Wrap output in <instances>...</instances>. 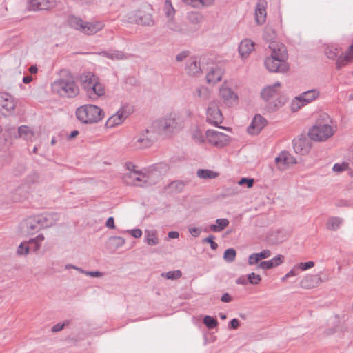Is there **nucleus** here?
I'll return each instance as SVG.
<instances>
[{
	"mask_svg": "<svg viewBox=\"0 0 353 353\" xmlns=\"http://www.w3.org/2000/svg\"><path fill=\"white\" fill-rule=\"evenodd\" d=\"M269 48L271 54L264 61L267 70L274 72L285 73L288 72L289 65L286 61L288 56L285 46L279 41H272L270 43Z\"/></svg>",
	"mask_w": 353,
	"mask_h": 353,
	"instance_id": "f257e3e1",
	"label": "nucleus"
},
{
	"mask_svg": "<svg viewBox=\"0 0 353 353\" xmlns=\"http://www.w3.org/2000/svg\"><path fill=\"white\" fill-rule=\"evenodd\" d=\"M127 172L124 174L123 179L127 185L143 186L152 185L159 179V173L154 170H135V165L128 162L125 164Z\"/></svg>",
	"mask_w": 353,
	"mask_h": 353,
	"instance_id": "f03ea898",
	"label": "nucleus"
},
{
	"mask_svg": "<svg viewBox=\"0 0 353 353\" xmlns=\"http://www.w3.org/2000/svg\"><path fill=\"white\" fill-rule=\"evenodd\" d=\"M52 92L63 98H74L79 94V87L74 77L70 74L60 77L51 83Z\"/></svg>",
	"mask_w": 353,
	"mask_h": 353,
	"instance_id": "7ed1b4c3",
	"label": "nucleus"
},
{
	"mask_svg": "<svg viewBox=\"0 0 353 353\" xmlns=\"http://www.w3.org/2000/svg\"><path fill=\"white\" fill-rule=\"evenodd\" d=\"M321 119L317 121L312 126L308 135L310 138L316 141H325L332 137L336 130V125H334L330 117L323 114L321 115Z\"/></svg>",
	"mask_w": 353,
	"mask_h": 353,
	"instance_id": "20e7f679",
	"label": "nucleus"
},
{
	"mask_svg": "<svg viewBox=\"0 0 353 353\" xmlns=\"http://www.w3.org/2000/svg\"><path fill=\"white\" fill-rule=\"evenodd\" d=\"M281 84L277 81L265 87L261 92L262 99L266 102L267 108L274 111L282 107L286 99L281 95Z\"/></svg>",
	"mask_w": 353,
	"mask_h": 353,
	"instance_id": "39448f33",
	"label": "nucleus"
},
{
	"mask_svg": "<svg viewBox=\"0 0 353 353\" xmlns=\"http://www.w3.org/2000/svg\"><path fill=\"white\" fill-rule=\"evenodd\" d=\"M77 119L84 124H94L101 121L104 117L103 110L93 104H85L77 108L75 111Z\"/></svg>",
	"mask_w": 353,
	"mask_h": 353,
	"instance_id": "423d86ee",
	"label": "nucleus"
},
{
	"mask_svg": "<svg viewBox=\"0 0 353 353\" xmlns=\"http://www.w3.org/2000/svg\"><path fill=\"white\" fill-rule=\"evenodd\" d=\"M68 23L70 27L87 35L95 34L105 27V23L102 21H85L75 16L69 17Z\"/></svg>",
	"mask_w": 353,
	"mask_h": 353,
	"instance_id": "0eeeda50",
	"label": "nucleus"
},
{
	"mask_svg": "<svg viewBox=\"0 0 353 353\" xmlns=\"http://www.w3.org/2000/svg\"><path fill=\"white\" fill-rule=\"evenodd\" d=\"M158 133L153 128L140 131L131 141L132 146L135 149H145L152 146L157 141Z\"/></svg>",
	"mask_w": 353,
	"mask_h": 353,
	"instance_id": "6e6552de",
	"label": "nucleus"
},
{
	"mask_svg": "<svg viewBox=\"0 0 353 353\" xmlns=\"http://www.w3.org/2000/svg\"><path fill=\"white\" fill-rule=\"evenodd\" d=\"M320 97L319 89L314 88L308 90L295 97L291 103V110L296 112L303 107L314 101Z\"/></svg>",
	"mask_w": 353,
	"mask_h": 353,
	"instance_id": "1a4fd4ad",
	"label": "nucleus"
},
{
	"mask_svg": "<svg viewBox=\"0 0 353 353\" xmlns=\"http://www.w3.org/2000/svg\"><path fill=\"white\" fill-rule=\"evenodd\" d=\"M157 125L159 130L166 135L176 133L183 128L181 119L173 114L160 119L157 121Z\"/></svg>",
	"mask_w": 353,
	"mask_h": 353,
	"instance_id": "9d476101",
	"label": "nucleus"
},
{
	"mask_svg": "<svg viewBox=\"0 0 353 353\" xmlns=\"http://www.w3.org/2000/svg\"><path fill=\"white\" fill-rule=\"evenodd\" d=\"M325 53L329 59H334L337 57L336 67L339 69L348 63L353 58V52H350V48L348 52L343 54L341 48L330 46L326 49Z\"/></svg>",
	"mask_w": 353,
	"mask_h": 353,
	"instance_id": "9b49d317",
	"label": "nucleus"
},
{
	"mask_svg": "<svg viewBox=\"0 0 353 353\" xmlns=\"http://www.w3.org/2000/svg\"><path fill=\"white\" fill-rule=\"evenodd\" d=\"M207 141L216 148H223L230 142L228 135L215 130H208L205 132Z\"/></svg>",
	"mask_w": 353,
	"mask_h": 353,
	"instance_id": "f8f14e48",
	"label": "nucleus"
},
{
	"mask_svg": "<svg viewBox=\"0 0 353 353\" xmlns=\"http://www.w3.org/2000/svg\"><path fill=\"white\" fill-rule=\"evenodd\" d=\"M219 104L218 101H212L209 103L206 110L207 121L214 125L221 124L223 120Z\"/></svg>",
	"mask_w": 353,
	"mask_h": 353,
	"instance_id": "ddd939ff",
	"label": "nucleus"
},
{
	"mask_svg": "<svg viewBox=\"0 0 353 353\" xmlns=\"http://www.w3.org/2000/svg\"><path fill=\"white\" fill-rule=\"evenodd\" d=\"M219 96L223 103L228 107L238 104V95L226 83H223L220 87Z\"/></svg>",
	"mask_w": 353,
	"mask_h": 353,
	"instance_id": "4468645a",
	"label": "nucleus"
},
{
	"mask_svg": "<svg viewBox=\"0 0 353 353\" xmlns=\"http://www.w3.org/2000/svg\"><path fill=\"white\" fill-rule=\"evenodd\" d=\"M21 227L23 232L33 234L42 229L39 214L30 216L23 220L21 223Z\"/></svg>",
	"mask_w": 353,
	"mask_h": 353,
	"instance_id": "2eb2a0df",
	"label": "nucleus"
},
{
	"mask_svg": "<svg viewBox=\"0 0 353 353\" xmlns=\"http://www.w3.org/2000/svg\"><path fill=\"white\" fill-rule=\"evenodd\" d=\"M129 115L127 108L121 107L113 115L110 117L105 123L106 128H113L121 125Z\"/></svg>",
	"mask_w": 353,
	"mask_h": 353,
	"instance_id": "dca6fc26",
	"label": "nucleus"
},
{
	"mask_svg": "<svg viewBox=\"0 0 353 353\" xmlns=\"http://www.w3.org/2000/svg\"><path fill=\"white\" fill-rule=\"evenodd\" d=\"M166 28L170 31L183 36H189L192 31L185 23L177 21L174 18L166 21Z\"/></svg>",
	"mask_w": 353,
	"mask_h": 353,
	"instance_id": "f3484780",
	"label": "nucleus"
},
{
	"mask_svg": "<svg viewBox=\"0 0 353 353\" xmlns=\"http://www.w3.org/2000/svg\"><path fill=\"white\" fill-rule=\"evenodd\" d=\"M275 163L279 170H284L296 163V159L288 152L283 151L275 158Z\"/></svg>",
	"mask_w": 353,
	"mask_h": 353,
	"instance_id": "a211bd4d",
	"label": "nucleus"
},
{
	"mask_svg": "<svg viewBox=\"0 0 353 353\" xmlns=\"http://www.w3.org/2000/svg\"><path fill=\"white\" fill-rule=\"evenodd\" d=\"M267 121L260 114H256L248 128V132L252 135L258 134L266 125Z\"/></svg>",
	"mask_w": 353,
	"mask_h": 353,
	"instance_id": "6ab92c4d",
	"label": "nucleus"
},
{
	"mask_svg": "<svg viewBox=\"0 0 353 353\" xmlns=\"http://www.w3.org/2000/svg\"><path fill=\"white\" fill-rule=\"evenodd\" d=\"M87 97L92 101H95L105 94V86L99 79L85 92Z\"/></svg>",
	"mask_w": 353,
	"mask_h": 353,
	"instance_id": "aec40b11",
	"label": "nucleus"
},
{
	"mask_svg": "<svg viewBox=\"0 0 353 353\" xmlns=\"http://www.w3.org/2000/svg\"><path fill=\"white\" fill-rule=\"evenodd\" d=\"M223 69L219 65H212L206 74V81L209 84H215L221 80Z\"/></svg>",
	"mask_w": 353,
	"mask_h": 353,
	"instance_id": "412c9836",
	"label": "nucleus"
},
{
	"mask_svg": "<svg viewBox=\"0 0 353 353\" xmlns=\"http://www.w3.org/2000/svg\"><path fill=\"white\" fill-rule=\"evenodd\" d=\"M99 79V77L92 72H84L79 76V82L85 92L88 90Z\"/></svg>",
	"mask_w": 353,
	"mask_h": 353,
	"instance_id": "4be33fe9",
	"label": "nucleus"
},
{
	"mask_svg": "<svg viewBox=\"0 0 353 353\" xmlns=\"http://www.w3.org/2000/svg\"><path fill=\"white\" fill-rule=\"evenodd\" d=\"M187 20L189 24L191 25V27L189 28V29H190L193 33L200 28V26L203 21V16L199 12L191 11L187 14Z\"/></svg>",
	"mask_w": 353,
	"mask_h": 353,
	"instance_id": "5701e85b",
	"label": "nucleus"
},
{
	"mask_svg": "<svg viewBox=\"0 0 353 353\" xmlns=\"http://www.w3.org/2000/svg\"><path fill=\"white\" fill-rule=\"evenodd\" d=\"M15 99L8 92H0V106L7 112H12L16 107Z\"/></svg>",
	"mask_w": 353,
	"mask_h": 353,
	"instance_id": "b1692460",
	"label": "nucleus"
},
{
	"mask_svg": "<svg viewBox=\"0 0 353 353\" xmlns=\"http://www.w3.org/2000/svg\"><path fill=\"white\" fill-rule=\"evenodd\" d=\"M28 4L32 10H47L54 8L56 2L54 0H28Z\"/></svg>",
	"mask_w": 353,
	"mask_h": 353,
	"instance_id": "393cba45",
	"label": "nucleus"
},
{
	"mask_svg": "<svg viewBox=\"0 0 353 353\" xmlns=\"http://www.w3.org/2000/svg\"><path fill=\"white\" fill-rule=\"evenodd\" d=\"M185 70L192 77H199L202 73L200 61L196 57H191L188 59Z\"/></svg>",
	"mask_w": 353,
	"mask_h": 353,
	"instance_id": "a878e982",
	"label": "nucleus"
},
{
	"mask_svg": "<svg viewBox=\"0 0 353 353\" xmlns=\"http://www.w3.org/2000/svg\"><path fill=\"white\" fill-rule=\"evenodd\" d=\"M254 49V43L251 39H243L239 45V53L241 59H246Z\"/></svg>",
	"mask_w": 353,
	"mask_h": 353,
	"instance_id": "bb28decb",
	"label": "nucleus"
},
{
	"mask_svg": "<svg viewBox=\"0 0 353 353\" xmlns=\"http://www.w3.org/2000/svg\"><path fill=\"white\" fill-rule=\"evenodd\" d=\"M268 3L265 0H259L255 8V20L259 25L263 24L266 19V8Z\"/></svg>",
	"mask_w": 353,
	"mask_h": 353,
	"instance_id": "cd10ccee",
	"label": "nucleus"
},
{
	"mask_svg": "<svg viewBox=\"0 0 353 353\" xmlns=\"http://www.w3.org/2000/svg\"><path fill=\"white\" fill-rule=\"evenodd\" d=\"M39 216L42 224V229L54 225L60 219L59 214L57 212H45Z\"/></svg>",
	"mask_w": 353,
	"mask_h": 353,
	"instance_id": "c85d7f7f",
	"label": "nucleus"
},
{
	"mask_svg": "<svg viewBox=\"0 0 353 353\" xmlns=\"http://www.w3.org/2000/svg\"><path fill=\"white\" fill-rule=\"evenodd\" d=\"M95 54L106 57L111 60H123L128 57V55L123 51L110 49L108 50L101 51Z\"/></svg>",
	"mask_w": 353,
	"mask_h": 353,
	"instance_id": "c756f323",
	"label": "nucleus"
},
{
	"mask_svg": "<svg viewBox=\"0 0 353 353\" xmlns=\"http://www.w3.org/2000/svg\"><path fill=\"white\" fill-rule=\"evenodd\" d=\"M144 242L150 246H154L159 243L160 239L158 232L154 229H145L144 230Z\"/></svg>",
	"mask_w": 353,
	"mask_h": 353,
	"instance_id": "7c9ffc66",
	"label": "nucleus"
},
{
	"mask_svg": "<svg viewBox=\"0 0 353 353\" xmlns=\"http://www.w3.org/2000/svg\"><path fill=\"white\" fill-rule=\"evenodd\" d=\"M271 256L270 250L266 249L263 250L260 252L251 254L248 257V264L250 265H254L259 263L262 259H265Z\"/></svg>",
	"mask_w": 353,
	"mask_h": 353,
	"instance_id": "2f4dec72",
	"label": "nucleus"
},
{
	"mask_svg": "<svg viewBox=\"0 0 353 353\" xmlns=\"http://www.w3.org/2000/svg\"><path fill=\"white\" fill-rule=\"evenodd\" d=\"M229 223L230 221L228 219H217L215 221V223L211 224L209 226L208 230L205 229L204 231L208 232L210 230L213 232H220L227 228L229 225Z\"/></svg>",
	"mask_w": 353,
	"mask_h": 353,
	"instance_id": "473e14b6",
	"label": "nucleus"
},
{
	"mask_svg": "<svg viewBox=\"0 0 353 353\" xmlns=\"http://www.w3.org/2000/svg\"><path fill=\"white\" fill-rule=\"evenodd\" d=\"M137 24L145 26H154V21L152 18V14L146 12L143 10H139V18Z\"/></svg>",
	"mask_w": 353,
	"mask_h": 353,
	"instance_id": "72a5a7b5",
	"label": "nucleus"
},
{
	"mask_svg": "<svg viewBox=\"0 0 353 353\" xmlns=\"http://www.w3.org/2000/svg\"><path fill=\"white\" fill-rule=\"evenodd\" d=\"M293 148L296 153L303 155L309 151V146L305 141L301 139L294 140L293 141Z\"/></svg>",
	"mask_w": 353,
	"mask_h": 353,
	"instance_id": "f704fd0d",
	"label": "nucleus"
},
{
	"mask_svg": "<svg viewBox=\"0 0 353 353\" xmlns=\"http://www.w3.org/2000/svg\"><path fill=\"white\" fill-rule=\"evenodd\" d=\"M18 133L20 137L26 140L32 141L34 137L33 130L26 125L20 126L18 129Z\"/></svg>",
	"mask_w": 353,
	"mask_h": 353,
	"instance_id": "c9c22d12",
	"label": "nucleus"
},
{
	"mask_svg": "<svg viewBox=\"0 0 353 353\" xmlns=\"http://www.w3.org/2000/svg\"><path fill=\"white\" fill-rule=\"evenodd\" d=\"M191 136L192 139L198 143H203L206 140L205 134L197 127L194 126L191 129Z\"/></svg>",
	"mask_w": 353,
	"mask_h": 353,
	"instance_id": "e433bc0d",
	"label": "nucleus"
},
{
	"mask_svg": "<svg viewBox=\"0 0 353 353\" xmlns=\"http://www.w3.org/2000/svg\"><path fill=\"white\" fill-rule=\"evenodd\" d=\"M163 12L167 20L172 19L175 17L176 10L170 0H165L163 6Z\"/></svg>",
	"mask_w": 353,
	"mask_h": 353,
	"instance_id": "4c0bfd02",
	"label": "nucleus"
},
{
	"mask_svg": "<svg viewBox=\"0 0 353 353\" xmlns=\"http://www.w3.org/2000/svg\"><path fill=\"white\" fill-rule=\"evenodd\" d=\"M197 176L201 179H215L218 176L219 174L214 171L205 169H199L197 170Z\"/></svg>",
	"mask_w": 353,
	"mask_h": 353,
	"instance_id": "58836bf2",
	"label": "nucleus"
},
{
	"mask_svg": "<svg viewBox=\"0 0 353 353\" xmlns=\"http://www.w3.org/2000/svg\"><path fill=\"white\" fill-rule=\"evenodd\" d=\"M343 223V219L339 217L334 216L328 219L327 228L330 230H338Z\"/></svg>",
	"mask_w": 353,
	"mask_h": 353,
	"instance_id": "ea45409f",
	"label": "nucleus"
},
{
	"mask_svg": "<svg viewBox=\"0 0 353 353\" xmlns=\"http://www.w3.org/2000/svg\"><path fill=\"white\" fill-rule=\"evenodd\" d=\"M139 10H132L126 13L122 21L129 23H138Z\"/></svg>",
	"mask_w": 353,
	"mask_h": 353,
	"instance_id": "a19ab883",
	"label": "nucleus"
},
{
	"mask_svg": "<svg viewBox=\"0 0 353 353\" xmlns=\"http://www.w3.org/2000/svg\"><path fill=\"white\" fill-rule=\"evenodd\" d=\"M196 94L199 98L205 101L210 99L211 92L207 87L201 85L196 89Z\"/></svg>",
	"mask_w": 353,
	"mask_h": 353,
	"instance_id": "79ce46f5",
	"label": "nucleus"
},
{
	"mask_svg": "<svg viewBox=\"0 0 353 353\" xmlns=\"http://www.w3.org/2000/svg\"><path fill=\"white\" fill-rule=\"evenodd\" d=\"M236 252L233 248L227 249L223 254V259L228 263L233 262L235 260Z\"/></svg>",
	"mask_w": 353,
	"mask_h": 353,
	"instance_id": "37998d69",
	"label": "nucleus"
},
{
	"mask_svg": "<svg viewBox=\"0 0 353 353\" xmlns=\"http://www.w3.org/2000/svg\"><path fill=\"white\" fill-rule=\"evenodd\" d=\"M203 323L208 329H213L217 326L218 321L214 317L205 316L203 319Z\"/></svg>",
	"mask_w": 353,
	"mask_h": 353,
	"instance_id": "c03bdc74",
	"label": "nucleus"
},
{
	"mask_svg": "<svg viewBox=\"0 0 353 353\" xmlns=\"http://www.w3.org/2000/svg\"><path fill=\"white\" fill-rule=\"evenodd\" d=\"M28 242H22L18 246L17 250V254L19 256H26L29 253L30 247L28 246Z\"/></svg>",
	"mask_w": 353,
	"mask_h": 353,
	"instance_id": "a18cd8bd",
	"label": "nucleus"
},
{
	"mask_svg": "<svg viewBox=\"0 0 353 353\" xmlns=\"http://www.w3.org/2000/svg\"><path fill=\"white\" fill-rule=\"evenodd\" d=\"M110 241L115 248L122 247L125 243V239L121 236H112L110 238Z\"/></svg>",
	"mask_w": 353,
	"mask_h": 353,
	"instance_id": "49530a36",
	"label": "nucleus"
},
{
	"mask_svg": "<svg viewBox=\"0 0 353 353\" xmlns=\"http://www.w3.org/2000/svg\"><path fill=\"white\" fill-rule=\"evenodd\" d=\"M182 273L180 270L169 271L166 273H162L161 276L167 279L174 280L181 276Z\"/></svg>",
	"mask_w": 353,
	"mask_h": 353,
	"instance_id": "de8ad7c7",
	"label": "nucleus"
},
{
	"mask_svg": "<svg viewBox=\"0 0 353 353\" xmlns=\"http://www.w3.org/2000/svg\"><path fill=\"white\" fill-rule=\"evenodd\" d=\"M248 283L252 285H257L261 281V276L259 274H256L252 272L247 276Z\"/></svg>",
	"mask_w": 353,
	"mask_h": 353,
	"instance_id": "09e8293b",
	"label": "nucleus"
},
{
	"mask_svg": "<svg viewBox=\"0 0 353 353\" xmlns=\"http://www.w3.org/2000/svg\"><path fill=\"white\" fill-rule=\"evenodd\" d=\"M274 267H275V264H273V263L270 260L265 261H261L257 265L258 269H262L263 270H270Z\"/></svg>",
	"mask_w": 353,
	"mask_h": 353,
	"instance_id": "8fccbe9b",
	"label": "nucleus"
},
{
	"mask_svg": "<svg viewBox=\"0 0 353 353\" xmlns=\"http://www.w3.org/2000/svg\"><path fill=\"white\" fill-rule=\"evenodd\" d=\"M298 270H301L302 271H305L310 268H312L314 266V263L313 261H308L305 263H299L296 265Z\"/></svg>",
	"mask_w": 353,
	"mask_h": 353,
	"instance_id": "3c124183",
	"label": "nucleus"
},
{
	"mask_svg": "<svg viewBox=\"0 0 353 353\" xmlns=\"http://www.w3.org/2000/svg\"><path fill=\"white\" fill-rule=\"evenodd\" d=\"M254 179H248V178H241L237 183L239 185H246L247 188H250L253 186L254 184Z\"/></svg>",
	"mask_w": 353,
	"mask_h": 353,
	"instance_id": "603ef678",
	"label": "nucleus"
},
{
	"mask_svg": "<svg viewBox=\"0 0 353 353\" xmlns=\"http://www.w3.org/2000/svg\"><path fill=\"white\" fill-rule=\"evenodd\" d=\"M215 0H198V8H209L214 6Z\"/></svg>",
	"mask_w": 353,
	"mask_h": 353,
	"instance_id": "864d4df0",
	"label": "nucleus"
},
{
	"mask_svg": "<svg viewBox=\"0 0 353 353\" xmlns=\"http://www.w3.org/2000/svg\"><path fill=\"white\" fill-rule=\"evenodd\" d=\"M348 168V164L347 163H335L332 168V170L335 172H341L346 170Z\"/></svg>",
	"mask_w": 353,
	"mask_h": 353,
	"instance_id": "5fc2aeb1",
	"label": "nucleus"
},
{
	"mask_svg": "<svg viewBox=\"0 0 353 353\" xmlns=\"http://www.w3.org/2000/svg\"><path fill=\"white\" fill-rule=\"evenodd\" d=\"M214 236L212 235H210L206 238H205L203 240V242L204 243H210V248L212 250H215L218 248V244L215 241H214Z\"/></svg>",
	"mask_w": 353,
	"mask_h": 353,
	"instance_id": "6e6d98bb",
	"label": "nucleus"
},
{
	"mask_svg": "<svg viewBox=\"0 0 353 353\" xmlns=\"http://www.w3.org/2000/svg\"><path fill=\"white\" fill-rule=\"evenodd\" d=\"M127 232H128L133 237L137 238H137H140L142 236V234H143L142 230L141 229H138V228L128 230L127 231Z\"/></svg>",
	"mask_w": 353,
	"mask_h": 353,
	"instance_id": "4d7b16f0",
	"label": "nucleus"
},
{
	"mask_svg": "<svg viewBox=\"0 0 353 353\" xmlns=\"http://www.w3.org/2000/svg\"><path fill=\"white\" fill-rule=\"evenodd\" d=\"M284 256L281 254H279L276 256L275 257L270 259V261L273 263V264H275V267L279 266L280 264H281L283 262Z\"/></svg>",
	"mask_w": 353,
	"mask_h": 353,
	"instance_id": "13d9d810",
	"label": "nucleus"
},
{
	"mask_svg": "<svg viewBox=\"0 0 353 353\" xmlns=\"http://www.w3.org/2000/svg\"><path fill=\"white\" fill-rule=\"evenodd\" d=\"M68 323H69L68 321H65L63 323H57L52 327V332H59V331L62 330L64 328V327L65 325H67Z\"/></svg>",
	"mask_w": 353,
	"mask_h": 353,
	"instance_id": "bf43d9fd",
	"label": "nucleus"
},
{
	"mask_svg": "<svg viewBox=\"0 0 353 353\" xmlns=\"http://www.w3.org/2000/svg\"><path fill=\"white\" fill-rule=\"evenodd\" d=\"M44 236L43 234H39L34 239H31L28 241L30 245H32L33 243H37L41 245V243L44 240Z\"/></svg>",
	"mask_w": 353,
	"mask_h": 353,
	"instance_id": "052dcab7",
	"label": "nucleus"
},
{
	"mask_svg": "<svg viewBox=\"0 0 353 353\" xmlns=\"http://www.w3.org/2000/svg\"><path fill=\"white\" fill-rule=\"evenodd\" d=\"M171 187L176 188L179 191H181L184 188V183L183 181H174L171 183Z\"/></svg>",
	"mask_w": 353,
	"mask_h": 353,
	"instance_id": "680f3d73",
	"label": "nucleus"
},
{
	"mask_svg": "<svg viewBox=\"0 0 353 353\" xmlns=\"http://www.w3.org/2000/svg\"><path fill=\"white\" fill-rule=\"evenodd\" d=\"M189 54V52L188 51H183V52H181L180 53H179L176 57V60L177 61H183L185 58L188 57Z\"/></svg>",
	"mask_w": 353,
	"mask_h": 353,
	"instance_id": "e2e57ef3",
	"label": "nucleus"
},
{
	"mask_svg": "<svg viewBox=\"0 0 353 353\" xmlns=\"http://www.w3.org/2000/svg\"><path fill=\"white\" fill-rule=\"evenodd\" d=\"M183 3L194 8H198V0H182Z\"/></svg>",
	"mask_w": 353,
	"mask_h": 353,
	"instance_id": "0e129e2a",
	"label": "nucleus"
},
{
	"mask_svg": "<svg viewBox=\"0 0 353 353\" xmlns=\"http://www.w3.org/2000/svg\"><path fill=\"white\" fill-rule=\"evenodd\" d=\"M85 275L92 277H100L103 275V273L99 271H87Z\"/></svg>",
	"mask_w": 353,
	"mask_h": 353,
	"instance_id": "69168bd1",
	"label": "nucleus"
},
{
	"mask_svg": "<svg viewBox=\"0 0 353 353\" xmlns=\"http://www.w3.org/2000/svg\"><path fill=\"white\" fill-rule=\"evenodd\" d=\"M201 229L199 228H189V232L191 234V235L194 237H197L201 234Z\"/></svg>",
	"mask_w": 353,
	"mask_h": 353,
	"instance_id": "338daca9",
	"label": "nucleus"
},
{
	"mask_svg": "<svg viewBox=\"0 0 353 353\" xmlns=\"http://www.w3.org/2000/svg\"><path fill=\"white\" fill-rule=\"evenodd\" d=\"M299 270L296 267V265H295L290 271H289L288 273H287V277H293V276H296L298 274H299Z\"/></svg>",
	"mask_w": 353,
	"mask_h": 353,
	"instance_id": "774afa93",
	"label": "nucleus"
}]
</instances>
